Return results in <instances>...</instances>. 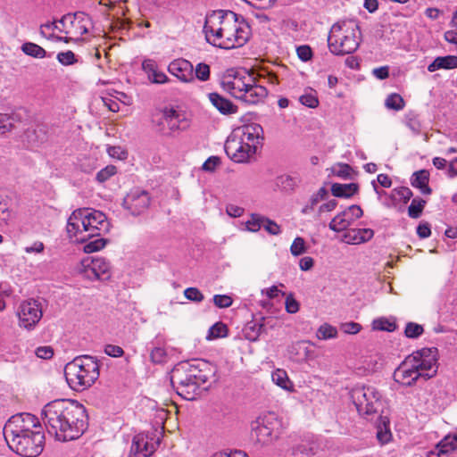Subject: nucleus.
Wrapping results in <instances>:
<instances>
[{"label": "nucleus", "mask_w": 457, "mask_h": 457, "mask_svg": "<svg viewBox=\"0 0 457 457\" xmlns=\"http://www.w3.org/2000/svg\"><path fill=\"white\" fill-rule=\"evenodd\" d=\"M41 418L47 433L60 442L79 438L88 426L87 410L76 400L51 401L43 407Z\"/></svg>", "instance_id": "obj_1"}, {"label": "nucleus", "mask_w": 457, "mask_h": 457, "mask_svg": "<svg viewBox=\"0 0 457 457\" xmlns=\"http://www.w3.org/2000/svg\"><path fill=\"white\" fill-rule=\"evenodd\" d=\"M204 32L212 46L232 49L249 40L251 29L242 15L229 10H216L206 16Z\"/></svg>", "instance_id": "obj_2"}, {"label": "nucleus", "mask_w": 457, "mask_h": 457, "mask_svg": "<svg viewBox=\"0 0 457 457\" xmlns=\"http://www.w3.org/2000/svg\"><path fill=\"white\" fill-rule=\"evenodd\" d=\"M217 367L203 359L177 364L170 375V382L178 395L186 400H194L198 389L216 374Z\"/></svg>", "instance_id": "obj_3"}, {"label": "nucleus", "mask_w": 457, "mask_h": 457, "mask_svg": "<svg viewBox=\"0 0 457 457\" xmlns=\"http://www.w3.org/2000/svg\"><path fill=\"white\" fill-rule=\"evenodd\" d=\"M438 350L422 348L413 352L395 370L394 380L404 386H412L419 380L427 381L437 373Z\"/></svg>", "instance_id": "obj_4"}, {"label": "nucleus", "mask_w": 457, "mask_h": 457, "mask_svg": "<svg viewBox=\"0 0 457 457\" xmlns=\"http://www.w3.org/2000/svg\"><path fill=\"white\" fill-rule=\"evenodd\" d=\"M220 85L224 91L247 104H257L268 95L266 87L257 85L252 75L244 69L227 70Z\"/></svg>", "instance_id": "obj_5"}, {"label": "nucleus", "mask_w": 457, "mask_h": 457, "mask_svg": "<svg viewBox=\"0 0 457 457\" xmlns=\"http://www.w3.org/2000/svg\"><path fill=\"white\" fill-rule=\"evenodd\" d=\"M70 238L79 243L87 242L102 232H107L109 223L104 213L89 209H78L69 217L66 226Z\"/></svg>", "instance_id": "obj_6"}, {"label": "nucleus", "mask_w": 457, "mask_h": 457, "mask_svg": "<svg viewBox=\"0 0 457 457\" xmlns=\"http://www.w3.org/2000/svg\"><path fill=\"white\" fill-rule=\"evenodd\" d=\"M98 361L90 355L75 357L64 367V376L69 386L76 391L90 387L99 378Z\"/></svg>", "instance_id": "obj_7"}, {"label": "nucleus", "mask_w": 457, "mask_h": 457, "mask_svg": "<svg viewBox=\"0 0 457 457\" xmlns=\"http://www.w3.org/2000/svg\"><path fill=\"white\" fill-rule=\"evenodd\" d=\"M360 28L354 21H339L335 23L328 37L329 51L336 55L354 53L360 45Z\"/></svg>", "instance_id": "obj_8"}, {"label": "nucleus", "mask_w": 457, "mask_h": 457, "mask_svg": "<svg viewBox=\"0 0 457 457\" xmlns=\"http://www.w3.org/2000/svg\"><path fill=\"white\" fill-rule=\"evenodd\" d=\"M350 396L359 415L368 420L378 417L383 407L381 394L371 386L356 385L350 392Z\"/></svg>", "instance_id": "obj_9"}, {"label": "nucleus", "mask_w": 457, "mask_h": 457, "mask_svg": "<svg viewBox=\"0 0 457 457\" xmlns=\"http://www.w3.org/2000/svg\"><path fill=\"white\" fill-rule=\"evenodd\" d=\"M284 428V422L275 412H267L252 422L251 438L261 445H269L280 436Z\"/></svg>", "instance_id": "obj_10"}, {"label": "nucleus", "mask_w": 457, "mask_h": 457, "mask_svg": "<svg viewBox=\"0 0 457 457\" xmlns=\"http://www.w3.org/2000/svg\"><path fill=\"white\" fill-rule=\"evenodd\" d=\"M155 129L162 136L171 137L187 130L190 121L186 113L174 107H165L153 120Z\"/></svg>", "instance_id": "obj_11"}, {"label": "nucleus", "mask_w": 457, "mask_h": 457, "mask_svg": "<svg viewBox=\"0 0 457 457\" xmlns=\"http://www.w3.org/2000/svg\"><path fill=\"white\" fill-rule=\"evenodd\" d=\"M38 430H41L38 419L33 414L25 412L12 416L5 423L3 432L7 443L19 440Z\"/></svg>", "instance_id": "obj_12"}, {"label": "nucleus", "mask_w": 457, "mask_h": 457, "mask_svg": "<svg viewBox=\"0 0 457 457\" xmlns=\"http://www.w3.org/2000/svg\"><path fill=\"white\" fill-rule=\"evenodd\" d=\"M9 448L17 454L23 457H37L38 456L45 445V435L43 431L38 430L35 433H30L19 440L7 442Z\"/></svg>", "instance_id": "obj_13"}, {"label": "nucleus", "mask_w": 457, "mask_h": 457, "mask_svg": "<svg viewBox=\"0 0 457 457\" xmlns=\"http://www.w3.org/2000/svg\"><path fill=\"white\" fill-rule=\"evenodd\" d=\"M150 204L151 197L148 191L133 188L124 197L122 205L131 215L139 216L148 210Z\"/></svg>", "instance_id": "obj_14"}, {"label": "nucleus", "mask_w": 457, "mask_h": 457, "mask_svg": "<svg viewBox=\"0 0 457 457\" xmlns=\"http://www.w3.org/2000/svg\"><path fill=\"white\" fill-rule=\"evenodd\" d=\"M43 315L40 303L35 299L22 302L18 310L19 324L27 329L33 328Z\"/></svg>", "instance_id": "obj_15"}, {"label": "nucleus", "mask_w": 457, "mask_h": 457, "mask_svg": "<svg viewBox=\"0 0 457 457\" xmlns=\"http://www.w3.org/2000/svg\"><path fill=\"white\" fill-rule=\"evenodd\" d=\"M227 155L235 162H245L255 154L251 146L243 145L239 140L238 135L234 134L227 139L224 145Z\"/></svg>", "instance_id": "obj_16"}, {"label": "nucleus", "mask_w": 457, "mask_h": 457, "mask_svg": "<svg viewBox=\"0 0 457 457\" xmlns=\"http://www.w3.org/2000/svg\"><path fill=\"white\" fill-rule=\"evenodd\" d=\"M362 215V209L357 204H353L335 216L329 222L328 228L335 232L344 231Z\"/></svg>", "instance_id": "obj_17"}, {"label": "nucleus", "mask_w": 457, "mask_h": 457, "mask_svg": "<svg viewBox=\"0 0 457 457\" xmlns=\"http://www.w3.org/2000/svg\"><path fill=\"white\" fill-rule=\"evenodd\" d=\"M67 22H70L74 34L79 36L87 34L88 26L92 23L90 16L84 12H76L73 14L68 13L59 21V23L62 26H65Z\"/></svg>", "instance_id": "obj_18"}, {"label": "nucleus", "mask_w": 457, "mask_h": 457, "mask_svg": "<svg viewBox=\"0 0 457 457\" xmlns=\"http://www.w3.org/2000/svg\"><path fill=\"white\" fill-rule=\"evenodd\" d=\"M155 451L150 438L144 433L134 436L128 457H149Z\"/></svg>", "instance_id": "obj_19"}, {"label": "nucleus", "mask_w": 457, "mask_h": 457, "mask_svg": "<svg viewBox=\"0 0 457 457\" xmlns=\"http://www.w3.org/2000/svg\"><path fill=\"white\" fill-rule=\"evenodd\" d=\"M169 72L183 82L194 80L193 64L183 58L173 60L168 66Z\"/></svg>", "instance_id": "obj_20"}, {"label": "nucleus", "mask_w": 457, "mask_h": 457, "mask_svg": "<svg viewBox=\"0 0 457 457\" xmlns=\"http://www.w3.org/2000/svg\"><path fill=\"white\" fill-rule=\"evenodd\" d=\"M263 129L261 125L252 123L242 129V134L238 136L243 145L251 146V149L256 153L257 147L261 145Z\"/></svg>", "instance_id": "obj_21"}, {"label": "nucleus", "mask_w": 457, "mask_h": 457, "mask_svg": "<svg viewBox=\"0 0 457 457\" xmlns=\"http://www.w3.org/2000/svg\"><path fill=\"white\" fill-rule=\"evenodd\" d=\"M86 267V272L89 278L94 275L97 279L105 280L110 277L111 266L104 258H93Z\"/></svg>", "instance_id": "obj_22"}, {"label": "nucleus", "mask_w": 457, "mask_h": 457, "mask_svg": "<svg viewBox=\"0 0 457 457\" xmlns=\"http://www.w3.org/2000/svg\"><path fill=\"white\" fill-rule=\"evenodd\" d=\"M207 96L212 106L222 115H232L238 111V107L236 104L219 93L212 92Z\"/></svg>", "instance_id": "obj_23"}, {"label": "nucleus", "mask_w": 457, "mask_h": 457, "mask_svg": "<svg viewBox=\"0 0 457 457\" xmlns=\"http://www.w3.org/2000/svg\"><path fill=\"white\" fill-rule=\"evenodd\" d=\"M374 236L371 228H352L343 235V241L349 245H359L370 241Z\"/></svg>", "instance_id": "obj_24"}, {"label": "nucleus", "mask_w": 457, "mask_h": 457, "mask_svg": "<svg viewBox=\"0 0 457 457\" xmlns=\"http://www.w3.org/2000/svg\"><path fill=\"white\" fill-rule=\"evenodd\" d=\"M428 182L429 172L427 170H420L411 175V185L420 189V193L423 195H430L432 193Z\"/></svg>", "instance_id": "obj_25"}, {"label": "nucleus", "mask_w": 457, "mask_h": 457, "mask_svg": "<svg viewBox=\"0 0 457 457\" xmlns=\"http://www.w3.org/2000/svg\"><path fill=\"white\" fill-rule=\"evenodd\" d=\"M457 68V56L446 55L436 57L428 66V71L434 72L437 70H451Z\"/></svg>", "instance_id": "obj_26"}, {"label": "nucleus", "mask_w": 457, "mask_h": 457, "mask_svg": "<svg viewBox=\"0 0 457 457\" xmlns=\"http://www.w3.org/2000/svg\"><path fill=\"white\" fill-rule=\"evenodd\" d=\"M359 190L357 183L340 184L333 183L331 186V193L335 197L350 198Z\"/></svg>", "instance_id": "obj_27"}, {"label": "nucleus", "mask_w": 457, "mask_h": 457, "mask_svg": "<svg viewBox=\"0 0 457 457\" xmlns=\"http://www.w3.org/2000/svg\"><path fill=\"white\" fill-rule=\"evenodd\" d=\"M25 137L32 145L42 144L47 140V128L46 125L38 124L33 129H28Z\"/></svg>", "instance_id": "obj_28"}, {"label": "nucleus", "mask_w": 457, "mask_h": 457, "mask_svg": "<svg viewBox=\"0 0 457 457\" xmlns=\"http://www.w3.org/2000/svg\"><path fill=\"white\" fill-rule=\"evenodd\" d=\"M263 329L264 325L262 323L254 320L250 321L244 328L245 337L249 341H256Z\"/></svg>", "instance_id": "obj_29"}, {"label": "nucleus", "mask_w": 457, "mask_h": 457, "mask_svg": "<svg viewBox=\"0 0 457 457\" xmlns=\"http://www.w3.org/2000/svg\"><path fill=\"white\" fill-rule=\"evenodd\" d=\"M412 191L406 187H395L391 191L390 199L393 204L395 205L396 202L402 201L403 204H407L412 197Z\"/></svg>", "instance_id": "obj_30"}, {"label": "nucleus", "mask_w": 457, "mask_h": 457, "mask_svg": "<svg viewBox=\"0 0 457 457\" xmlns=\"http://www.w3.org/2000/svg\"><path fill=\"white\" fill-rule=\"evenodd\" d=\"M376 418L379 420L378 424V430L377 433V437L381 443H387L391 437V433L387 428L389 419L386 416H383L382 414Z\"/></svg>", "instance_id": "obj_31"}, {"label": "nucleus", "mask_w": 457, "mask_h": 457, "mask_svg": "<svg viewBox=\"0 0 457 457\" xmlns=\"http://www.w3.org/2000/svg\"><path fill=\"white\" fill-rule=\"evenodd\" d=\"M21 49L26 55L34 58L42 59L46 56V51L40 46L32 42H26L22 44Z\"/></svg>", "instance_id": "obj_32"}, {"label": "nucleus", "mask_w": 457, "mask_h": 457, "mask_svg": "<svg viewBox=\"0 0 457 457\" xmlns=\"http://www.w3.org/2000/svg\"><path fill=\"white\" fill-rule=\"evenodd\" d=\"M427 204V201L420 198L415 197L412 199L411 204L408 207V215L411 219H418L421 216L422 212Z\"/></svg>", "instance_id": "obj_33"}, {"label": "nucleus", "mask_w": 457, "mask_h": 457, "mask_svg": "<svg viewBox=\"0 0 457 457\" xmlns=\"http://www.w3.org/2000/svg\"><path fill=\"white\" fill-rule=\"evenodd\" d=\"M316 337L320 340L336 338L337 337V329L328 323H324L318 328Z\"/></svg>", "instance_id": "obj_34"}, {"label": "nucleus", "mask_w": 457, "mask_h": 457, "mask_svg": "<svg viewBox=\"0 0 457 457\" xmlns=\"http://www.w3.org/2000/svg\"><path fill=\"white\" fill-rule=\"evenodd\" d=\"M438 455L448 453L457 448L456 439L452 435L445 436L437 445Z\"/></svg>", "instance_id": "obj_35"}, {"label": "nucleus", "mask_w": 457, "mask_h": 457, "mask_svg": "<svg viewBox=\"0 0 457 457\" xmlns=\"http://www.w3.org/2000/svg\"><path fill=\"white\" fill-rule=\"evenodd\" d=\"M385 105L388 109L400 111L404 108L405 102L399 94L393 93L386 97L385 101Z\"/></svg>", "instance_id": "obj_36"}, {"label": "nucleus", "mask_w": 457, "mask_h": 457, "mask_svg": "<svg viewBox=\"0 0 457 457\" xmlns=\"http://www.w3.org/2000/svg\"><path fill=\"white\" fill-rule=\"evenodd\" d=\"M228 335V328L222 322H216L208 330L206 338L208 340L225 337Z\"/></svg>", "instance_id": "obj_37"}, {"label": "nucleus", "mask_w": 457, "mask_h": 457, "mask_svg": "<svg viewBox=\"0 0 457 457\" xmlns=\"http://www.w3.org/2000/svg\"><path fill=\"white\" fill-rule=\"evenodd\" d=\"M353 171V168L347 163H337L331 169L332 174L342 179H351Z\"/></svg>", "instance_id": "obj_38"}, {"label": "nucleus", "mask_w": 457, "mask_h": 457, "mask_svg": "<svg viewBox=\"0 0 457 457\" xmlns=\"http://www.w3.org/2000/svg\"><path fill=\"white\" fill-rule=\"evenodd\" d=\"M83 244H85L83 246L84 252L87 253H91L103 249L106 245V240L103 237H96V238L93 240L89 239Z\"/></svg>", "instance_id": "obj_39"}, {"label": "nucleus", "mask_w": 457, "mask_h": 457, "mask_svg": "<svg viewBox=\"0 0 457 457\" xmlns=\"http://www.w3.org/2000/svg\"><path fill=\"white\" fill-rule=\"evenodd\" d=\"M272 381L278 386H280L283 389H288V384H290V381L288 379L287 374L283 370H275L272 375Z\"/></svg>", "instance_id": "obj_40"}, {"label": "nucleus", "mask_w": 457, "mask_h": 457, "mask_svg": "<svg viewBox=\"0 0 457 457\" xmlns=\"http://www.w3.org/2000/svg\"><path fill=\"white\" fill-rule=\"evenodd\" d=\"M14 117L6 113H0V134L11 131L14 127Z\"/></svg>", "instance_id": "obj_41"}, {"label": "nucleus", "mask_w": 457, "mask_h": 457, "mask_svg": "<svg viewBox=\"0 0 457 457\" xmlns=\"http://www.w3.org/2000/svg\"><path fill=\"white\" fill-rule=\"evenodd\" d=\"M405 125L415 134H419L421 130V124L418 115L412 112L405 115Z\"/></svg>", "instance_id": "obj_42"}, {"label": "nucleus", "mask_w": 457, "mask_h": 457, "mask_svg": "<svg viewBox=\"0 0 457 457\" xmlns=\"http://www.w3.org/2000/svg\"><path fill=\"white\" fill-rule=\"evenodd\" d=\"M372 326L374 329L388 332H392L396 328L395 323L388 320L386 318H378L374 320Z\"/></svg>", "instance_id": "obj_43"}, {"label": "nucleus", "mask_w": 457, "mask_h": 457, "mask_svg": "<svg viewBox=\"0 0 457 457\" xmlns=\"http://www.w3.org/2000/svg\"><path fill=\"white\" fill-rule=\"evenodd\" d=\"M423 332V327L414 322H408L404 329V335L408 338H418Z\"/></svg>", "instance_id": "obj_44"}, {"label": "nucleus", "mask_w": 457, "mask_h": 457, "mask_svg": "<svg viewBox=\"0 0 457 457\" xmlns=\"http://www.w3.org/2000/svg\"><path fill=\"white\" fill-rule=\"evenodd\" d=\"M263 217L257 213L251 214L250 219L245 222V227L249 231L257 232L262 226Z\"/></svg>", "instance_id": "obj_45"}, {"label": "nucleus", "mask_w": 457, "mask_h": 457, "mask_svg": "<svg viewBox=\"0 0 457 457\" xmlns=\"http://www.w3.org/2000/svg\"><path fill=\"white\" fill-rule=\"evenodd\" d=\"M210 66L204 62H200L196 65L195 69L194 77L200 81H207L210 79Z\"/></svg>", "instance_id": "obj_46"}, {"label": "nucleus", "mask_w": 457, "mask_h": 457, "mask_svg": "<svg viewBox=\"0 0 457 457\" xmlns=\"http://www.w3.org/2000/svg\"><path fill=\"white\" fill-rule=\"evenodd\" d=\"M306 251H307V248L305 246L304 239L301 237H295L290 246V252H291L292 255L299 256V255L305 253Z\"/></svg>", "instance_id": "obj_47"}, {"label": "nucleus", "mask_w": 457, "mask_h": 457, "mask_svg": "<svg viewBox=\"0 0 457 457\" xmlns=\"http://www.w3.org/2000/svg\"><path fill=\"white\" fill-rule=\"evenodd\" d=\"M117 172V168L114 165H108L104 169L100 170L96 173V180L100 183H104L108 180L111 177L115 175Z\"/></svg>", "instance_id": "obj_48"}, {"label": "nucleus", "mask_w": 457, "mask_h": 457, "mask_svg": "<svg viewBox=\"0 0 457 457\" xmlns=\"http://www.w3.org/2000/svg\"><path fill=\"white\" fill-rule=\"evenodd\" d=\"M56 58L64 66L72 65L78 62L75 54L71 50L58 53Z\"/></svg>", "instance_id": "obj_49"}, {"label": "nucleus", "mask_w": 457, "mask_h": 457, "mask_svg": "<svg viewBox=\"0 0 457 457\" xmlns=\"http://www.w3.org/2000/svg\"><path fill=\"white\" fill-rule=\"evenodd\" d=\"M150 358L154 363H163L167 359V352L163 347H154L151 351Z\"/></svg>", "instance_id": "obj_50"}, {"label": "nucleus", "mask_w": 457, "mask_h": 457, "mask_svg": "<svg viewBox=\"0 0 457 457\" xmlns=\"http://www.w3.org/2000/svg\"><path fill=\"white\" fill-rule=\"evenodd\" d=\"M299 101L302 104L309 108H316L319 105V100L316 93H305L300 96Z\"/></svg>", "instance_id": "obj_51"}, {"label": "nucleus", "mask_w": 457, "mask_h": 457, "mask_svg": "<svg viewBox=\"0 0 457 457\" xmlns=\"http://www.w3.org/2000/svg\"><path fill=\"white\" fill-rule=\"evenodd\" d=\"M262 228H263L269 234L273 236H278L281 233L279 225L267 217H263Z\"/></svg>", "instance_id": "obj_52"}, {"label": "nucleus", "mask_w": 457, "mask_h": 457, "mask_svg": "<svg viewBox=\"0 0 457 457\" xmlns=\"http://www.w3.org/2000/svg\"><path fill=\"white\" fill-rule=\"evenodd\" d=\"M184 295L187 300L200 303L204 300V295L196 287H188L184 291Z\"/></svg>", "instance_id": "obj_53"}, {"label": "nucleus", "mask_w": 457, "mask_h": 457, "mask_svg": "<svg viewBox=\"0 0 457 457\" xmlns=\"http://www.w3.org/2000/svg\"><path fill=\"white\" fill-rule=\"evenodd\" d=\"M213 303L219 308H228L232 305L233 300L227 295H215Z\"/></svg>", "instance_id": "obj_54"}, {"label": "nucleus", "mask_w": 457, "mask_h": 457, "mask_svg": "<svg viewBox=\"0 0 457 457\" xmlns=\"http://www.w3.org/2000/svg\"><path fill=\"white\" fill-rule=\"evenodd\" d=\"M278 182L281 185V187L286 190H292L297 184L296 179L289 176V175H283L278 178Z\"/></svg>", "instance_id": "obj_55"}, {"label": "nucleus", "mask_w": 457, "mask_h": 457, "mask_svg": "<svg viewBox=\"0 0 457 457\" xmlns=\"http://www.w3.org/2000/svg\"><path fill=\"white\" fill-rule=\"evenodd\" d=\"M340 328L345 334L354 335L360 332V330L361 329V326L357 322L351 321L342 323Z\"/></svg>", "instance_id": "obj_56"}, {"label": "nucleus", "mask_w": 457, "mask_h": 457, "mask_svg": "<svg viewBox=\"0 0 457 457\" xmlns=\"http://www.w3.org/2000/svg\"><path fill=\"white\" fill-rule=\"evenodd\" d=\"M35 353L38 358L48 360L53 357L54 350L49 345L39 346L36 349Z\"/></svg>", "instance_id": "obj_57"}, {"label": "nucleus", "mask_w": 457, "mask_h": 457, "mask_svg": "<svg viewBox=\"0 0 457 457\" xmlns=\"http://www.w3.org/2000/svg\"><path fill=\"white\" fill-rule=\"evenodd\" d=\"M297 55L300 60L307 62L312 59V51L309 46H300L296 49Z\"/></svg>", "instance_id": "obj_58"}, {"label": "nucleus", "mask_w": 457, "mask_h": 457, "mask_svg": "<svg viewBox=\"0 0 457 457\" xmlns=\"http://www.w3.org/2000/svg\"><path fill=\"white\" fill-rule=\"evenodd\" d=\"M104 353L111 357H121L124 354L123 349L115 345H106Z\"/></svg>", "instance_id": "obj_59"}, {"label": "nucleus", "mask_w": 457, "mask_h": 457, "mask_svg": "<svg viewBox=\"0 0 457 457\" xmlns=\"http://www.w3.org/2000/svg\"><path fill=\"white\" fill-rule=\"evenodd\" d=\"M220 158L217 156L209 157L203 164V170L206 171H213L215 168L220 164Z\"/></svg>", "instance_id": "obj_60"}, {"label": "nucleus", "mask_w": 457, "mask_h": 457, "mask_svg": "<svg viewBox=\"0 0 457 457\" xmlns=\"http://www.w3.org/2000/svg\"><path fill=\"white\" fill-rule=\"evenodd\" d=\"M417 235L420 238H428L431 235V228L428 222L420 223L417 227Z\"/></svg>", "instance_id": "obj_61"}, {"label": "nucleus", "mask_w": 457, "mask_h": 457, "mask_svg": "<svg viewBox=\"0 0 457 457\" xmlns=\"http://www.w3.org/2000/svg\"><path fill=\"white\" fill-rule=\"evenodd\" d=\"M299 310V303L293 296H287L286 298V311L288 313H295Z\"/></svg>", "instance_id": "obj_62"}, {"label": "nucleus", "mask_w": 457, "mask_h": 457, "mask_svg": "<svg viewBox=\"0 0 457 457\" xmlns=\"http://www.w3.org/2000/svg\"><path fill=\"white\" fill-rule=\"evenodd\" d=\"M226 212L229 216L237 218L243 215L245 210L244 208L235 204H228L226 206Z\"/></svg>", "instance_id": "obj_63"}, {"label": "nucleus", "mask_w": 457, "mask_h": 457, "mask_svg": "<svg viewBox=\"0 0 457 457\" xmlns=\"http://www.w3.org/2000/svg\"><path fill=\"white\" fill-rule=\"evenodd\" d=\"M143 71L147 74V77H151V75L157 70L156 63L153 60H145L142 63Z\"/></svg>", "instance_id": "obj_64"}]
</instances>
